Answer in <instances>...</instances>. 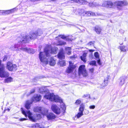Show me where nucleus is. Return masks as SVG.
<instances>
[{
  "instance_id": "nucleus-18",
  "label": "nucleus",
  "mask_w": 128,
  "mask_h": 128,
  "mask_svg": "<svg viewBox=\"0 0 128 128\" xmlns=\"http://www.w3.org/2000/svg\"><path fill=\"white\" fill-rule=\"evenodd\" d=\"M71 47H66L65 50L66 52L67 53V54L70 55V54L71 52Z\"/></svg>"
},
{
  "instance_id": "nucleus-50",
  "label": "nucleus",
  "mask_w": 128,
  "mask_h": 128,
  "mask_svg": "<svg viewBox=\"0 0 128 128\" xmlns=\"http://www.w3.org/2000/svg\"><path fill=\"white\" fill-rule=\"evenodd\" d=\"M106 84V83H105L104 82H104H103V83L102 84V86H103V87H105V86H104V85L105 84Z\"/></svg>"
},
{
  "instance_id": "nucleus-32",
  "label": "nucleus",
  "mask_w": 128,
  "mask_h": 128,
  "mask_svg": "<svg viewBox=\"0 0 128 128\" xmlns=\"http://www.w3.org/2000/svg\"><path fill=\"white\" fill-rule=\"evenodd\" d=\"M120 50L123 52H125L126 49L125 48V47L124 46H121L120 47Z\"/></svg>"
},
{
  "instance_id": "nucleus-17",
  "label": "nucleus",
  "mask_w": 128,
  "mask_h": 128,
  "mask_svg": "<svg viewBox=\"0 0 128 128\" xmlns=\"http://www.w3.org/2000/svg\"><path fill=\"white\" fill-rule=\"evenodd\" d=\"M80 10V11L79 12V13L80 14H83L86 16H88V13H89V12L85 11L82 9H81Z\"/></svg>"
},
{
  "instance_id": "nucleus-33",
  "label": "nucleus",
  "mask_w": 128,
  "mask_h": 128,
  "mask_svg": "<svg viewBox=\"0 0 128 128\" xmlns=\"http://www.w3.org/2000/svg\"><path fill=\"white\" fill-rule=\"evenodd\" d=\"M88 13V16H96V14L95 13L93 12H89V13Z\"/></svg>"
},
{
  "instance_id": "nucleus-10",
  "label": "nucleus",
  "mask_w": 128,
  "mask_h": 128,
  "mask_svg": "<svg viewBox=\"0 0 128 128\" xmlns=\"http://www.w3.org/2000/svg\"><path fill=\"white\" fill-rule=\"evenodd\" d=\"M114 4L117 6L120 7V8L118 7V9L120 10L121 9L122 6L127 5L128 3L125 0L122 1H117L114 2Z\"/></svg>"
},
{
  "instance_id": "nucleus-15",
  "label": "nucleus",
  "mask_w": 128,
  "mask_h": 128,
  "mask_svg": "<svg viewBox=\"0 0 128 128\" xmlns=\"http://www.w3.org/2000/svg\"><path fill=\"white\" fill-rule=\"evenodd\" d=\"M58 57L59 59H64L65 58L64 53L63 49H61L58 54Z\"/></svg>"
},
{
  "instance_id": "nucleus-37",
  "label": "nucleus",
  "mask_w": 128,
  "mask_h": 128,
  "mask_svg": "<svg viewBox=\"0 0 128 128\" xmlns=\"http://www.w3.org/2000/svg\"><path fill=\"white\" fill-rule=\"evenodd\" d=\"M94 56L96 58L98 59L99 58L98 54L97 52H96L94 53Z\"/></svg>"
},
{
  "instance_id": "nucleus-4",
  "label": "nucleus",
  "mask_w": 128,
  "mask_h": 128,
  "mask_svg": "<svg viewBox=\"0 0 128 128\" xmlns=\"http://www.w3.org/2000/svg\"><path fill=\"white\" fill-rule=\"evenodd\" d=\"M41 96L39 94L34 95L32 98V100L27 101L26 104L25 106L26 108L28 110L30 108L31 105L30 104L32 103L33 101L36 102L40 100L41 99Z\"/></svg>"
},
{
  "instance_id": "nucleus-24",
  "label": "nucleus",
  "mask_w": 128,
  "mask_h": 128,
  "mask_svg": "<svg viewBox=\"0 0 128 128\" xmlns=\"http://www.w3.org/2000/svg\"><path fill=\"white\" fill-rule=\"evenodd\" d=\"M58 37H60L61 38L63 39H66V40H69L70 41H72V40H71V39H69L67 37L65 36L64 35H60L58 36Z\"/></svg>"
},
{
  "instance_id": "nucleus-35",
  "label": "nucleus",
  "mask_w": 128,
  "mask_h": 128,
  "mask_svg": "<svg viewBox=\"0 0 128 128\" xmlns=\"http://www.w3.org/2000/svg\"><path fill=\"white\" fill-rule=\"evenodd\" d=\"M108 77H107L106 78L104 79V82L105 83H106V84H105L104 85V86H106L108 84Z\"/></svg>"
},
{
  "instance_id": "nucleus-53",
  "label": "nucleus",
  "mask_w": 128,
  "mask_h": 128,
  "mask_svg": "<svg viewBox=\"0 0 128 128\" xmlns=\"http://www.w3.org/2000/svg\"><path fill=\"white\" fill-rule=\"evenodd\" d=\"M70 58H74V56H70Z\"/></svg>"
},
{
  "instance_id": "nucleus-51",
  "label": "nucleus",
  "mask_w": 128,
  "mask_h": 128,
  "mask_svg": "<svg viewBox=\"0 0 128 128\" xmlns=\"http://www.w3.org/2000/svg\"><path fill=\"white\" fill-rule=\"evenodd\" d=\"M89 112L88 111L86 110V113H85V114H88Z\"/></svg>"
},
{
  "instance_id": "nucleus-46",
  "label": "nucleus",
  "mask_w": 128,
  "mask_h": 128,
  "mask_svg": "<svg viewBox=\"0 0 128 128\" xmlns=\"http://www.w3.org/2000/svg\"><path fill=\"white\" fill-rule=\"evenodd\" d=\"M27 120L26 118H21L20 119V121H22L24 120Z\"/></svg>"
},
{
  "instance_id": "nucleus-57",
  "label": "nucleus",
  "mask_w": 128,
  "mask_h": 128,
  "mask_svg": "<svg viewBox=\"0 0 128 128\" xmlns=\"http://www.w3.org/2000/svg\"><path fill=\"white\" fill-rule=\"evenodd\" d=\"M123 43H122V44H120L122 45L123 44Z\"/></svg>"
},
{
  "instance_id": "nucleus-49",
  "label": "nucleus",
  "mask_w": 128,
  "mask_h": 128,
  "mask_svg": "<svg viewBox=\"0 0 128 128\" xmlns=\"http://www.w3.org/2000/svg\"><path fill=\"white\" fill-rule=\"evenodd\" d=\"M86 53H84L82 56H83V57H86Z\"/></svg>"
},
{
  "instance_id": "nucleus-38",
  "label": "nucleus",
  "mask_w": 128,
  "mask_h": 128,
  "mask_svg": "<svg viewBox=\"0 0 128 128\" xmlns=\"http://www.w3.org/2000/svg\"><path fill=\"white\" fill-rule=\"evenodd\" d=\"M101 6V5L96 2H94V7H97Z\"/></svg>"
},
{
  "instance_id": "nucleus-8",
  "label": "nucleus",
  "mask_w": 128,
  "mask_h": 128,
  "mask_svg": "<svg viewBox=\"0 0 128 128\" xmlns=\"http://www.w3.org/2000/svg\"><path fill=\"white\" fill-rule=\"evenodd\" d=\"M6 68L10 71H15L18 68L16 64H13L11 62H7Z\"/></svg>"
},
{
  "instance_id": "nucleus-6",
  "label": "nucleus",
  "mask_w": 128,
  "mask_h": 128,
  "mask_svg": "<svg viewBox=\"0 0 128 128\" xmlns=\"http://www.w3.org/2000/svg\"><path fill=\"white\" fill-rule=\"evenodd\" d=\"M37 36L35 32H30L28 36H24L22 38V42L24 43L27 42L30 39L32 40L36 38Z\"/></svg>"
},
{
  "instance_id": "nucleus-25",
  "label": "nucleus",
  "mask_w": 128,
  "mask_h": 128,
  "mask_svg": "<svg viewBox=\"0 0 128 128\" xmlns=\"http://www.w3.org/2000/svg\"><path fill=\"white\" fill-rule=\"evenodd\" d=\"M12 78L9 77L5 80L4 82L5 83L11 82L12 81Z\"/></svg>"
},
{
  "instance_id": "nucleus-13",
  "label": "nucleus",
  "mask_w": 128,
  "mask_h": 128,
  "mask_svg": "<svg viewBox=\"0 0 128 128\" xmlns=\"http://www.w3.org/2000/svg\"><path fill=\"white\" fill-rule=\"evenodd\" d=\"M74 2H76L80 4H87V2L83 0H72L68 1L67 2V3H72Z\"/></svg>"
},
{
  "instance_id": "nucleus-47",
  "label": "nucleus",
  "mask_w": 128,
  "mask_h": 128,
  "mask_svg": "<svg viewBox=\"0 0 128 128\" xmlns=\"http://www.w3.org/2000/svg\"><path fill=\"white\" fill-rule=\"evenodd\" d=\"M90 71L92 73L94 71V69L93 68H91L90 69Z\"/></svg>"
},
{
  "instance_id": "nucleus-7",
  "label": "nucleus",
  "mask_w": 128,
  "mask_h": 128,
  "mask_svg": "<svg viewBox=\"0 0 128 128\" xmlns=\"http://www.w3.org/2000/svg\"><path fill=\"white\" fill-rule=\"evenodd\" d=\"M2 61L0 60V77H6L8 76V73L4 71L5 66L4 64H1Z\"/></svg>"
},
{
  "instance_id": "nucleus-2",
  "label": "nucleus",
  "mask_w": 128,
  "mask_h": 128,
  "mask_svg": "<svg viewBox=\"0 0 128 128\" xmlns=\"http://www.w3.org/2000/svg\"><path fill=\"white\" fill-rule=\"evenodd\" d=\"M44 98L51 101L55 102H59L60 104L61 109L55 105H52L51 109L52 111L57 114H59L61 112L64 113L66 110V107L64 104L63 103L61 98L58 96H55L53 93L48 92L44 96Z\"/></svg>"
},
{
  "instance_id": "nucleus-20",
  "label": "nucleus",
  "mask_w": 128,
  "mask_h": 128,
  "mask_svg": "<svg viewBox=\"0 0 128 128\" xmlns=\"http://www.w3.org/2000/svg\"><path fill=\"white\" fill-rule=\"evenodd\" d=\"M126 79V78L124 77H122L120 78V81L119 83V84L120 85L122 86L124 83Z\"/></svg>"
},
{
  "instance_id": "nucleus-29",
  "label": "nucleus",
  "mask_w": 128,
  "mask_h": 128,
  "mask_svg": "<svg viewBox=\"0 0 128 128\" xmlns=\"http://www.w3.org/2000/svg\"><path fill=\"white\" fill-rule=\"evenodd\" d=\"M0 12L2 13V14H9L10 11L8 10H0Z\"/></svg>"
},
{
  "instance_id": "nucleus-55",
  "label": "nucleus",
  "mask_w": 128,
  "mask_h": 128,
  "mask_svg": "<svg viewBox=\"0 0 128 128\" xmlns=\"http://www.w3.org/2000/svg\"><path fill=\"white\" fill-rule=\"evenodd\" d=\"M40 92H43V91H41V89H40Z\"/></svg>"
},
{
  "instance_id": "nucleus-52",
  "label": "nucleus",
  "mask_w": 128,
  "mask_h": 128,
  "mask_svg": "<svg viewBox=\"0 0 128 128\" xmlns=\"http://www.w3.org/2000/svg\"><path fill=\"white\" fill-rule=\"evenodd\" d=\"M89 51H90V52H92L94 51V50H89Z\"/></svg>"
},
{
  "instance_id": "nucleus-27",
  "label": "nucleus",
  "mask_w": 128,
  "mask_h": 128,
  "mask_svg": "<svg viewBox=\"0 0 128 128\" xmlns=\"http://www.w3.org/2000/svg\"><path fill=\"white\" fill-rule=\"evenodd\" d=\"M32 128H41L38 124H32L31 126Z\"/></svg>"
},
{
  "instance_id": "nucleus-12",
  "label": "nucleus",
  "mask_w": 128,
  "mask_h": 128,
  "mask_svg": "<svg viewBox=\"0 0 128 128\" xmlns=\"http://www.w3.org/2000/svg\"><path fill=\"white\" fill-rule=\"evenodd\" d=\"M79 73L82 74L84 76H86L87 75L84 65H81L79 68Z\"/></svg>"
},
{
  "instance_id": "nucleus-1",
  "label": "nucleus",
  "mask_w": 128,
  "mask_h": 128,
  "mask_svg": "<svg viewBox=\"0 0 128 128\" xmlns=\"http://www.w3.org/2000/svg\"><path fill=\"white\" fill-rule=\"evenodd\" d=\"M58 50L57 48H52L50 46H47L45 48L44 52H40L39 54V58L40 62L46 64L48 63L51 66H54L56 64L55 60L52 57H50V54L56 53Z\"/></svg>"
},
{
  "instance_id": "nucleus-5",
  "label": "nucleus",
  "mask_w": 128,
  "mask_h": 128,
  "mask_svg": "<svg viewBox=\"0 0 128 128\" xmlns=\"http://www.w3.org/2000/svg\"><path fill=\"white\" fill-rule=\"evenodd\" d=\"M22 38H18V44H15L14 45H12L10 47V49L13 50H17L21 51L22 50V47H20V46L21 45L22 43H24L22 42Z\"/></svg>"
},
{
  "instance_id": "nucleus-36",
  "label": "nucleus",
  "mask_w": 128,
  "mask_h": 128,
  "mask_svg": "<svg viewBox=\"0 0 128 128\" xmlns=\"http://www.w3.org/2000/svg\"><path fill=\"white\" fill-rule=\"evenodd\" d=\"M80 58L81 60H82L84 62H86V57H84L82 56H81Z\"/></svg>"
},
{
  "instance_id": "nucleus-19",
  "label": "nucleus",
  "mask_w": 128,
  "mask_h": 128,
  "mask_svg": "<svg viewBox=\"0 0 128 128\" xmlns=\"http://www.w3.org/2000/svg\"><path fill=\"white\" fill-rule=\"evenodd\" d=\"M58 65H59L60 66H64L66 65V64L65 60H59L58 63Z\"/></svg>"
},
{
  "instance_id": "nucleus-43",
  "label": "nucleus",
  "mask_w": 128,
  "mask_h": 128,
  "mask_svg": "<svg viewBox=\"0 0 128 128\" xmlns=\"http://www.w3.org/2000/svg\"><path fill=\"white\" fill-rule=\"evenodd\" d=\"M89 108L90 109H94L95 108V106L94 105L90 106Z\"/></svg>"
},
{
  "instance_id": "nucleus-22",
  "label": "nucleus",
  "mask_w": 128,
  "mask_h": 128,
  "mask_svg": "<svg viewBox=\"0 0 128 128\" xmlns=\"http://www.w3.org/2000/svg\"><path fill=\"white\" fill-rule=\"evenodd\" d=\"M41 108L40 107H37L34 108V111L36 112H40L41 111Z\"/></svg>"
},
{
  "instance_id": "nucleus-42",
  "label": "nucleus",
  "mask_w": 128,
  "mask_h": 128,
  "mask_svg": "<svg viewBox=\"0 0 128 128\" xmlns=\"http://www.w3.org/2000/svg\"><path fill=\"white\" fill-rule=\"evenodd\" d=\"M7 57L6 56H5L4 57V58L3 59V61H5L7 60Z\"/></svg>"
},
{
  "instance_id": "nucleus-44",
  "label": "nucleus",
  "mask_w": 128,
  "mask_h": 128,
  "mask_svg": "<svg viewBox=\"0 0 128 128\" xmlns=\"http://www.w3.org/2000/svg\"><path fill=\"white\" fill-rule=\"evenodd\" d=\"M94 43V42H90L88 44V45L89 46H90L93 45Z\"/></svg>"
},
{
  "instance_id": "nucleus-11",
  "label": "nucleus",
  "mask_w": 128,
  "mask_h": 128,
  "mask_svg": "<svg viewBox=\"0 0 128 128\" xmlns=\"http://www.w3.org/2000/svg\"><path fill=\"white\" fill-rule=\"evenodd\" d=\"M69 66L66 70V72L68 73L72 72L76 66V65L74 64V63L72 62L69 61Z\"/></svg>"
},
{
  "instance_id": "nucleus-54",
  "label": "nucleus",
  "mask_w": 128,
  "mask_h": 128,
  "mask_svg": "<svg viewBox=\"0 0 128 128\" xmlns=\"http://www.w3.org/2000/svg\"><path fill=\"white\" fill-rule=\"evenodd\" d=\"M7 110H8V111H10V109L9 108H7Z\"/></svg>"
},
{
  "instance_id": "nucleus-31",
  "label": "nucleus",
  "mask_w": 128,
  "mask_h": 128,
  "mask_svg": "<svg viewBox=\"0 0 128 128\" xmlns=\"http://www.w3.org/2000/svg\"><path fill=\"white\" fill-rule=\"evenodd\" d=\"M83 112H79L76 115V116L78 118H79L81 117L82 116H83Z\"/></svg>"
},
{
  "instance_id": "nucleus-21",
  "label": "nucleus",
  "mask_w": 128,
  "mask_h": 128,
  "mask_svg": "<svg viewBox=\"0 0 128 128\" xmlns=\"http://www.w3.org/2000/svg\"><path fill=\"white\" fill-rule=\"evenodd\" d=\"M95 30L97 33L99 34L100 33L101 29L100 27L96 26L95 27Z\"/></svg>"
},
{
  "instance_id": "nucleus-9",
  "label": "nucleus",
  "mask_w": 128,
  "mask_h": 128,
  "mask_svg": "<svg viewBox=\"0 0 128 128\" xmlns=\"http://www.w3.org/2000/svg\"><path fill=\"white\" fill-rule=\"evenodd\" d=\"M48 110L47 109H45L44 110L41 112V114L44 116V115H46L48 120L54 119L56 117L55 115L54 114L52 113L48 114Z\"/></svg>"
},
{
  "instance_id": "nucleus-45",
  "label": "nucleus",
  "mask_w": 128,
  "mask_h": 128,
  "mask_svg": "<svg viewBox=\"0 0 128 128\" xmlns=\"http://www.w3.org/2000/svg\"><path fill=\"white\" fill-rule=\"evenodd\" d=\"M97 62L98 64L99 65H101L102 64L100 62V60L99 59L97 60Z\"/></svg>"
},
{
  "instance_id": "nucleus-41",
  "label": "nucleus",
  "mask_w": 128,
  "mask_h": 128,
  "mask_svg": "<svg viewBox=\"0 0 128 128\" xmlns=\"http://www.w3.org/2000/svg\"><path fill=\"white\" fill-rule=\"evenodd\" d=\"M89 5L90 6L92 7H94V2L92 3H90L89 4Z\"/></svg>"
},
{
  "instance_id": "nucleus-48",
  "label": "nucleus",
  "mask_w": 128,
  "mask_h": 128,
  "mask_svg": "<svg viewBox=\"0 0 128 128\" xmlns=\"http://www.w3.org/2000/svg\"><path fill=\"white\" fill-rule=\"evenodd\" d=\"M34 92H35L34 90V89H33L30 91V94H31L32 93H33Z\"/></svg>"
},
{
  "instance_id": "nucleus-39",
  "label": "nucleus",
  "mask_w": 128,
  "mask_h": 128,
  "mask_svg": "<svg viewBox=\"0 0 128 128\" xmlns=\"http://www.w3.org/2000/svg\"><path fill=\"white\" fill-rule=\"evenodd\" d=\"M81 103V101L80 100H77L75 102V104L77 105H78Z\"/></svg>"
},
{
  "instance_id": "nucleus-14",
  "label": "nucleus",
  "mask_w": 128,
  "mask_h": 128,
  "mask_svg": "<svg viewBox=\"0 0 128 128\" xmlns=\"http://www.w3.org/2000/svg\"><path fill=\"white\" fill-rule=\"evenodd\" d=\"M22 51L26 52L30 54H33L35 52V51L32 49L28 48H22Z\"/></svg>"
},
{
  "instance_id": "nucleus-26",
  "label": "nucleus",
  "mask_w": 128,
  "mask_h": 128,
  "mask_svg": "<svg viewBox=\"0 0 128 128\" xmlns=\"http://www.w3.org/2000/svg\"><path fill=\"white\" fill-rule=\"evenodd\" d=\"M37 36H40L42 34V30L39 29L35 32Z\"/></svg>"
},
{
  "instance_id": "nucleus-23",
  "label": "nucleus",
  "mask_w": 128,
  "mask_h": 128,
  "mask_svg": "<svg viewBox=\"0 0 128 128\" xmlns=\"http://www.w3.org/2000/svg\"><path fill=\"white\" fill-rule=\"evenodd\" d=\"M85 108V106L83 104H81L79 108V111L80 112H83Z\"/></svg>"
},
{
  "instance_id": "nucleus-16",
  "label": "nucleus",
  "mask_w": 128,
  "mask_h": 128,
  "mask_svg": "<svg viewBox=\"0 0 128 128\" xmlns=\"http://www.w3.org/2000/svg\"><path fill=\"white\" fill-rule=\"evenodd\" d=\"M56 40H58L57 41V42L55 44L57 46H63L64 45L66 44V42L61 40H59L60 39L58 38V37L56 38Z\"/></svg>"
},
{
  "instance_id": "nucleus-56",
  "label": "nucleus",
  "mask_w": 128,
  "mask_h": 128,
  "mask_svg": "<svg viewBox=\"0 0 128 128\" xmlns=\"http://www.w3.org/2000/svg\"><path fill=\"white\" fill-rule=\"evenodd\" d=\"M46 90H44L43 92H45V91H46Z\"/></svg>"
},
{
  "instance_id": "nucleus-3",
  "label": "nucleus",
  "mask_w": 128,
  "mask_h": 128,
  "mask_svg": "<svg viewBox=\"0 0 128 128\" xmlns=\"http://www.w3.org/2000/svg\"><path fill=\"white\" fill-rule=\"evenodd\" d=\"M22 113L26 117L28 116L30 120L33 122H35L38 120L40 119L42 116L40 114H37L36 116L35 117L34 115L32 116L33 114L29 110L25 111L22 108H21Z\"/></svg>"
},
{
  "instance_id": "nucleus-30",
  "label": "nucleus",
  "mask_w": 128,
  "mask_h": 128,
  "mask_svg": "<svg viewBox=\"0 0 128 128\" xmlns=\"http://www.w3.org/2000/svg\"><path fill=\"white\" fill-rule=\"evenodd\" d=\"M101 6L107 8V1H104Z\"/></svg>"
},
{
  "instance_id": "nucleus-34",
  "label": "nucleus",
  "mask_w": 128,
  "mask_h": 128,
  "mask_svg": "<svg viewBox=\"0 0 128 128\" xmlns=\"http://www.w3.org/2000/svg\"><path fill=\"white\" fill-rule=\"evenodd\" d=\"M89 64L91 65H94L96 64V62L95 61H92L90 62Z\"/></svg>"
},
{
  "instance_id": "nucleus-28",
  "label": "nucleus",
  "mask_w": 128,
  "mask_h": 128,
  "mask_svg": "<svg viewBox=\"0 0 128 128\" xmlns=\"http://www.w3.org/2000/svg\"><path fill=\"white\" fill-rule=\"evenodd\" d=\"M113 5V4L110 1H107V8H110Z\"/></svg>"
},
{
  "instance_id": "nucleus-40",
  "label": "nucleus",
  "mask_w": 128,
  "mask_h": 128,
  "mask_svg": "<svg viewBox=\"0 0 128 128\" xmlns=\"http://www.w3.org/2000/svg\"><path fill=\"white\" fill-rule=\"evenodd\" d=\"M15 10V9H13L10 10H8L10 11L9 14L14 12Z\"/></svg>"
}]
</instances>
